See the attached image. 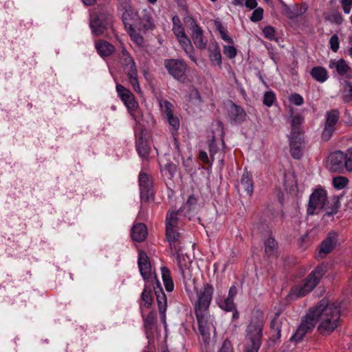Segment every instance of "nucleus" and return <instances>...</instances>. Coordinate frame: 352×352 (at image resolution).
Returning <instances> with one entry per match:
<instances>
[{
	"instance_id": "17",
	"label": "nucleus",
	"mask_w": 352,
	"mask_h": 352,
	"mask_svg": "<svg viewBox=\"0 0 352 352\" xmlns=\"http://www.w3.org/2000/svg\"><path fill=\"white\" fill-rule=\"evenodd\" d=\"M140 197L142 201H148L153 195L152 183L149 176L145 173L139 175Z\"/></svg>"
},
{
	"instance_id": "20",
	"label": "nucleus",
	"mask_w": 352,
	"mask_h": 352,
	"mask_svg": "<svg viewBox=\"0 0 352 352\" xmlns=\"http://www.w3.org/2000/svg\"><path fill=\"white\" fill-rule=\"evenodd\" d=\"M155 291V294L157 296V302L159 308L160 314L162 318V320L164 323L166 322V310L167 307V300L166 296L164 292L162 291V288L160 286V288L156 287L154 289Z\"/></svg>"
},
{
	"instance_id": "31",
	"label": "nucleus",
	"mask_w": 352,
	"mask_h": 352,
	"mask_svg": "<svg viewBox=\"0 0 352 352\" xmlns=\"http://www.w3.org/2000/svg\"><path fill=\"white\" fill-rule=\"evenodd\" d=\"M304 118L300 115H296L292 118L291 126L292 131L289 135H300L302 131L300 129V124L302 123Z\"/></svg>"
},
{
	"instance_id": "13",
	"label": "nucleus",
	"mask_w": 352,
	"mask_h": 352,
	"mask_svg": "<svg viewBox=\"0 0 352 352\" xmlns=\"http://www.w3.org/2000/svg\"><path fill=\"white\" fill-rule=\"evenodd\" d=\"M166 69L175 79L183 80L187 69L186 63L179 59H168L164 62Z\"/></svg>"
},
{
	"instance_id": "27",
	"label": "nucleus",
	"mask_w": 352,
	"mask_h": 352,
	"mask_svg": "<svg viewBox=\"0 0 352 352\" xmlns=\"http://www.w3.org/2000/svg\"><path fill=\"white\" fill-rule=\"evenodd\" d=\"M153 300L151 290L147 285H145L143 292H142L141 300L140 302L141 312H143L144 309L150 308L152 305Z\"/></svg>"
},
{
	"instance_id": "58",
	"label": "nucleus",
	"mask_w": 352,
	"mask_h": 352,
	"mask_svg": "<svg viewBox=\"0 0 352 352\" xmlns=\"http://www.w3.org/2000/svg\"><path fill=\"white\" fill-rule=\"evenodd\" d=\"M277 323L278 322H277L276 319H274L271 322V327L273 329H274L275 327L276 328L277 336H278V338H279L280 336V330Z\"/></svg>"
},
{
	"instance_id": "57",
	"label": "nucleus",
	"mask_w": 352,
	"mask_h": 352,
	"mask_svg": "<svg viewBox=\"0 0 352 352\" xmlns=\"http://www.w3.org/2000/svg\"><path fill=\"white\" fill-rule=\"evenodd\" d=\"M236 294H237V288L236 286L232 285V287H230V288L229 289L228 297L234 298Z\"/></svg>"
},
{
	"instance_id": "49",
	"label": "nucleus",
	"mask_w": 352,
	"mask_h": 352,
	"mask_svg": "<svg viewBox=\"0 0 352 352\" xmlns=\"http://www.w3.org/2000/svg\"><path fill=\"white\" fill-rule=\"evenodd\" d=\"M330 47L331 50L336 52L340 47L339 38L337 34H333L329 40Z\"/></svg>"
},
{
	"instance_id": "60",
	"label": "nucleus",
	"mask_w": 352,
	"mask_h": 352,
	"mask_svg": "<svg viewBox=\"0 0 352 352\" xmlns=\"http://www.w3.org/2000/svg\"><path fill=\"white\" fill-rule=\"evenodd\" d=\"M82 1L86 6H91L95 3L96 0H82Z\"/></svg>"
},
{
	"instance_id": "8",
	"label": "nucleus",
	"mask_w": 352,
	"mask_h": 352,
	"mask_svg": "<svg viewBox=\"0 0 352 352\" xmlns=\"http://www.w3.org/2000/svg\"><path fill=\"white\" fill-rule=\"evenodd\" d=\"M138 267L140 274L146 282H151L153 289L160 288V282L153 272L152 267L147 254L140 251L138 254Z\"/></svg>"
},
{
	"instance_id": "44",
	"label": "nucleus",
	"mask_w": 352,
	"mask_h": 352,
	"mask_svg": "<svg viewBox=\"0 0 352 352\" xmlns=\"http://www.w3.org/2000/svg\"><path fill=\"white\" fill-rule=\"evenodd\" d=\"M343 100L344 102H352V83L350 82H347L345 84L344 95H343Z\"/></svg>"
},
{
	"instance_id": "47",
	"label": "nucleus",
	"mask_w": 352,
	"mask_h": 352,
	"mask_svg": "<svg viewBox=\"0 0 352 352\" xmlns=\"http://www.w3.org/2000/svg\"><path fill=\"white\" fill-rule=\"evenodd\" d=\"M275 32L274 28L270 25L265 27L263 30L265 37L270 41L275 39Z\"/></svg>"
},
{
	"instance_id": "51",
	"label": "nucleus",
	"mask_w": 352,
	"mask_h": 352,
	"mask_svg": "<svg viewBox=\"0 0 352 352\" xmlns=\"http://www.w3.org/2000/svg\"><path fill=\"white\" fill-rule=\"evenodd\" d=\"M197 204V199L194 195H190L185 205L184 206V208H186L188 210H191L194 208V207Z\"/></svg>"
},
{
	"instance_id": "40",
	"label": "nucleus",
	"mask_w": 352,
	"mask_h": 352,
	"mask_svg": "<svg viewBox=\"0 0 352 352\" xmlns=\"http://www.w3.org/2000/svg\"><path fill=\"white\" fill-rule=\"evenodd\" d=\"M344 168L349 171H352V148H348L344 152Z\"/></svg>"
},
{
	"instance_id": "1",
	"label": "nucleus",
	"mask_w": 352,
	"mask_h": 352,
	"mask_svg": "<svg viewBox=\"0 0 352 352\" xmlns=\"http://www.w3.org/2000/svg\"><path fill=\"white\" fill-rule=\"evenodd\" d=\"M213 292L214 289L210 284H204L201 289L197 292V298L194 305L199 331L206 344H209L211 341V332L215 333V328L208 314Z\"/></svg>"
},
{
	"instance_id": "34",
	"label": "nucleus",
	"mask_w": 352,
	"mask_h": 352,
	"mask_svg": "<svg viewBox=\"0 0 352 352\" xmlns=\"http://www.w3.org/2000/svg\"><path fill=\"white\" fill-rule=\"evenodd\" d=\"M186 259L184 257H178L179 271L184 280L190 279L191 277V273L189 267L184 263Z\"/></svg>"
},
{
	"instance_id": "14",
	"label": "nucleus",
	"mask_w": 352,
	"mask_h": 352,
	"mask_svg": "<svg viewBox=\"0 0 352 352\" xmlns=\"http://www.w3.org/2000/svg\"><path fill=\"white\" fill-rule=\"evenodd\" d=\"M327 120L324 129L322 133V138L327 141L332 136L335 131V125L338 122L340 114L338 110H332L327 112Z\"/></svg>"
},
{
	"instance_id": "46",
	"label": "nucleus",
	"mask_w": 352,
	"mask_h": 352,
	"mask_svg": "<svg viewBox=\"0 0 352 352\" xmlns=\"http://www.w3.org/2000/svg\"><path fill=\"white\" fill-rule=\"evenodd\" d=\"M263 13L264 10L262 8H255L250 17V21L254 23L261 21L263 18Z\"/></svg>"
},
{
	"instance_id": "43",
	"label": "nucleus",
	"mask_w": 352,
	"mask_h": 352,
	"mask_svg": "<svg viewBox=\"0 0 352 352\" xmlns=\"http://www.w3.org/2000/svg\"><path fill=\"white\" fill-rule=\"evenodd\" d=\"M220 307L227 311H232L236 307L234 302V298L227 297L223 302L219 305Z\"/></svg>"
},
{
	"instance_id": "28",
	"label": "nucleus",
	"mask_w": 352,
	"mask_h": 352,
	"mask_svg": "<svg viewBox=\"0 0 352 352\" xmlns=\"http://www.w3.org/2000/svg\"><path fill=\"white\" fill-rule=\"evenodd\" d=\"M240 187L243 189L248 196H251L253 193L254 186L251 175L246 172L241 177Z\"/></svg>"
},
{
	"instance_id": "64",
	"label": "nucleus",
	"mask_w": 352,
	"mask_h": 352,
	"mask_svg": "<svg viewBox=\"0 0 352 352\" xmlns=\"http://www.w3.org/2000/svg\"><path fill=\"white\" fill-rule=\"evenodd\" d=\"M163 352H169L168 350H165Z\"/></svg>"
},
{
	"instance_id": "11",
	"label": "nucleus",
	"mask_w": 352,
	"mask_h": 352,
	"mask_svg": "<svg viewBox=\"0 0 352 352\" xmlns=\"http://www.w3.org/2000/svg\"><path fill=\"white\" fill-rule=\"evenodd\" d=\"M122 58L124 66V70L129 78L133 89L138 94H141V88L138 80V70L133 59L125 48L122 50Z\"/></svg>"
},
{
	"instance_id": "12",
	"label": "nucleus",
	"mask_w": 352,
	"mask_h": 352,
	"mask_svg": "<svg viewBox=\"0 0 352 352\" xmlns=\"http://www.w3.org/2000/svg\"><path fill=\"white\" fill-rule=\"evenodd\" d=\"M318 322L317 316H315V307L310 309L307 315L302 319L300 324L297 329L294 335L291 338L294 342H299L304 336L311 331Z\"/></svg>"
},
{
	"instance_id": "35",
	"label": "nucleus",
	"mask_w": 352,
	"mask_h": 352,
	"mask_svg": "<svg viewBox=\"0 0 352 352\" xmlns=\"http://www.w3.org/2000/svg\"><path fill=\"white\" fill-rule=\"evenodd\" d=\"M209 58L212 62L216 63L217 65L221 64V54L217 44H215L213 49L210 50Z\"/></svg>"
},
{
	"instance_id": "18",
	"label": "nucleus",
	"mask_w": 352,
	"mask_h": 352,
	"mask_svg": "<svg viewBox=\"0 0 352 352\" xmlns=\"http://www.w3.org/2000/svg\"><path fill=\"white\" fill-rule=\"evenodd\" d=\"M289 146L292 156L296 160H299L303 155L304 138L300 135H289Z\"/></svg>"
},
{
	"instance_id": "2",
	"label": "nucleus",
	"mask_w": 352,
	"mask_h": 352,
	"mask_svg": "<svg viewBox=\"0 0 352 352\" xmlns=\"http://www.w3.org/2000/svg\"><path fill=\"white\" fill-rule=\"evenodd\" d=\"M315 316L319 322L318 330L322 335H329L339 326V307L329 303L327 299H322L315 307Z\"/></svg>"
},
{
	"instance_id": "23",
	"label": "nucleus",
	"mask_w": 352,
	"mask_h": 352,
	"mask_svg": "<svg viewBox=\"0 0 352 352\" xmlns=\"http://www.w3.org/2000/svg\"><path fill=\"white\" fill-rule=\"evenodd\" d=\"M201 103V100L199 91L196 89L192 88L189 94L188 100L186 103V110H188L189 113H193L195 111L193 107L199 108Z\"/></svg>"
},
{
	"instance_id": "33",
	"label": "nucleus",
	"mask_w": 352,
	"mask_h": 352,
	"mask_svg": "<svg viewBox=\"0 0 352 352\" xmlns=\"http://www.w3.org/2000/svg\"><path fill=\"white\" fill-rule=\"evenodd\" d=\"M277 247V243L272 237L268 238L265 242V252L268 256L276 255Z\"/></svg>"
},
{
	"instance_id": "24",
	"label": "nucleus",
	"mask_w": 352,
	"mask_h": 352,
	"mask_svg": "<svg viewBox=\"0 0 352 352\" xmlns=\"http://www.w3.org/2000/svg\"><path fill=\"white\" fill-rule=\"evenodd\" d=\"M131 234L133 240L138 242L143 241L147 235V228L144 223L135 224L131 229Z\"/></svg>"
},
{
	"instance_id": "48",
	"label": "nucleus",
	"mask_w": 352,
	"mask_h": 352,
	"mask_svg": "<svg viewBox=\"0 0 352 352\" xmlns=\"http://www.w3.org/2000/svg\"><path fill=\"white\" fill-rule=\"evenodd\" d=\"M223 54L229 58L236 56V49L233 45H223Z\"/></svg>"
},
{
	"instance_id": "62",
	"label": "nucleus",
	"mask_w": 352,
	"mask_h": 352,
	"mask_svg": "<svg viewBox=\"0 0 352 352\" xmlns=\"http://www.w3.org/2000/svg\"><path fill=\"white\" fill-rule=\"evenodd\" d=\"M349 54L352 58V47L349 48Z\"/></svg>"
},
{
	"instance_id": "16",
	"label": "nucleus",
	"mask_w": 352,
	"mask_h": 352,
	"mask_svg": "<svg viewBox=\"0 0 352 352\" xmlns=\"http://www.w3.org/2000/svg\"><path fill=\"white\" fill-rule=\"evenodd\" d=\"M338 241L337 234L335 232H330L324 239L316 253L317 258H323L330 253L336 247Z\"/></svg>"
},
{
	"instance_id": "6",
	"label": "nucleus",
	"mask_w": 352,
	"mask_h": 352,
	"mask_svg": "<svg viewBox=\"0 0 352 352\" xmlns=\"http://www.w3.org/2000/svg\"><path fill=\"white\" fill-rule=\"evenodd\" d=\"M173 28L174 35L176 36L180 46L184 50L188 57L195 63L196 58L194 56V47L190 39L187 36L184 28L178 16L175 15L172 18Z\"/></svg>"
},
{
	"instance_id": "26",
	"label": "nucleus",
	"mask_w": 352,
	"mask_h": 352,
	"mask_svg": "<svg viewBox=\"0 0 352 352\" xmlns=\"http://www.w3.org/2000/svg\"><path fill=\"white\" fill-rule=\"evenodd\" d=\"M96 48L101 56H109L115 50L113 45L103 40H100L96 43Z\"/></svg>"
},
{
	"instance_id": "19",
	"label": "nucleus",
	"mask_w": 352,
	"mask_h": 352,
	"mask_svg": "<svg viewBox=\"0 0 352 352\" xmlns=\"http://www.w3.org/2000/svg\"><path fill=\"white\" fill-rule=\"evenodd\" d=\"M329 67L331 69H336L340 76H345L346 78H352L351 69L342 58L338 60H331Z\"/></svg>"
},
{
	"instance_id": "50",
	"label": "nucleus",
	"mask_w": 352,
	"mask_h": 352,
	"mask_svg": "<svg viewBox=\"0 0 352 352\" xmlns=\"http://www.w3.org/2000/svg\"><path fill=\"white\" fill-rule=\"evenodd\" d=\"M168 124L173 126V129L177 131L179 127V121L177 116L173 114L166 116Z\"/></svg>"
},
{
	"instance_id": "3",
	"label": "nucleus",
	"mask_w": 352,
	"mask_h": 352,
	"mask_svg": "<svg viewBox=\"0 0 352 352\" xmlns=\"http://www.w3.org/2000/svg\"><path fill=\"white\" fill-rule=\"evenodd\" d=\"M339 207L340 204L338 201L330 204L327 201V191L322 187H318L309 197L307 211L308 214L313 215L316 210H324L325 215L330 216L336 214Z\"/></svg>"
},
{
	"instance_id": "61",
	"label": "nucleus",
	"mask_w": 352,
	"mask_h": 352,
	"mask_svg": "<svg viewBox=\"0 0 352 352\" xmlns=\"http://www.w3.org/2000/svg\"><path fill=\"white\" fill-rule=\"evenodd\" d=\"M233 311H234V312H233V314H232V318H233L234 319H236H236H238V318H239V313H238V311H236V308H235Z\"/></svg>"
},
{
	"instance_id": "39",
	"label": "nucleus",
	"mask_w": 352,
	"mask_h": 352,
	"mask_svg": "<svg viewBox=\"0 0 352 352\" xmlns=\"http://www.w3.org/2000/svg\"><path fill=\"white\" fill-rule=\"evenodd\" d=\"M144 318V327L149 329H151L156 319V313L151 311L146 316H144V311L142 312Z\"/></svg>"
},
{
	"instance_id": "32",
	"label": "nucleus",
	"mask_w": 352,
	"mask_h": 352,
	"mask_svg": "<svg viewBox=\"0 0 352 352\" xmlns=\"http://www.w3.org/2000/svg\"><path fill=\"white\" fill-rule=\"evenodd\" d=\"M90 27L93 33L96 35L102 34L106 30V26L100 21L98 17L91 20Z\"/></svg>"
},
{
	"instance_id": "4",
	"label": "nucleus",
	"mask_w": 352,
	"mask_h": 352,
	"mask_svg": "<svg viewBox=\"0 0 352 352\" xmlns=\"http://www.w3.org/2000/svg\"><path fill=\"white\" fill-rule=\"evenodd\" d=\"M325 273L326 267L324 265L317 266L309 274L302 285H296L292 288L289 293L290 298L296 299L306 296L318 285Z\"/></svg>"
},
{
	"instance_id": "53",
	"label": "nucleus",
	"mask_w": 352,
	"mask_h": 352,
	"mask_svg": "<svg viewBox=\"0 0 352 352\" xmlns=\"http://www.w3.org/2000/svg\"><path fill=\"white\" fill-rule=\"evenodd\" d=\"M289 101L295 105L300 106L303 102V98L298 94H293L289 97Z\"/></svg>"
},
{
	"instance_id": "63",
	"label": "nucleus",
	"mask_w": 352,
	"mask_h": 352,
	"mask_svg": "<svg viewBox=\"0 0 352 352\" xmlns=\"http://www.w3.org/2000/svg\"><path fill=\"white\" fill-rule=\"evenodd\" d=\"M150 3L154 4L157 2V0H147Z\"/></svg>"
},
{
	"instance_id": "38",
	"label": "nucleus",
	"mask_w": 352,
	"mask_h": 352,
	"mask_svg": "<svg viewBox=\"0 0 352 352\" xmlns=\"http://www.w3.org/2000/svg\"><path fill=\"white\" fill-rule=\"evenodd\" d=\"M349 183V179L344 176H338L333 179V185L337 190H342L346 187Z\"/></svg>"
},
{
	"instance_id": "36",
	"label": "nucleus",
	"mask_w": 352,
	"mask_h": 352,
	"mask_svg": "<svg viewBox=\"0 0 352 352\" xmlns=\"http://www.w3.org/2000/svg\"><path fill=\"white\" fill-rule=\"evenodd\" d=\"M305 12V8L302 7L298 9V6H293L292 7H287L285 8V14L290 19H295L298 16L303 14Z\"/></svg>"
},
{
	"instance_id": "5",
	"label": "nucleus",
	"mask_w": 352,
	"mask_h": 352,
	"mask_svg": "<svg viewBox=\"0 0 352 352\" xmlns=\"http://www.w3.org/2000/svg\"><path fill=\"white\" fill-rule=\"evenodd\" d=\"M179 211H168L166 217V237L170 248L176 250L177 245L182 241V234L179 232Z\"/></svg>"
},
{
	"instance_id": "59",
	"label": "nucleus",
	"mask_w": 352,
	"mask_h": 352,
	"mask_svg": "<svg viewBox=\"0 0 352 352\" xmlns=\"http://www.w3.org/2000/svg\"><path fill=\"white\" fill-rule=\"evenodd\" d=\"M246 0H232V4L235 6H243Z\"/></svg>"
},
{
	"instance_id": "55",
	"label": "nucleus",
	"mask_w": 352,
	"mask_h": 352,
	"mask_svg": "<svg viewBox=\"0 0 352 352\" xmlns=\"http://www.w3.org/2000/svg\"><path fill=\"white\" fill-rule=\"evenodd\" d=\"M245 6L249 9H255L257 6V1L256 0H246Z\"/></svg>"
},
{
	"instance_id": "10",
	"label": "nucleus",
	"mask_w": 352,
	"mask_h": 352,
	"mask_svg": "<svg viewBox=\"0 0 352 352\" xmlns=\"http://www.w3.org/2000/svg\"><path fill=\"white\" fill-rule=\"evenodd\" d=\"M263 327L262 320H258L256 323L252 322L248 326V339L250 342L247 344L245 352H258L261 346Z\"/></svg>"
},
{
	"instance_id": "29",
	"label": "nucleus",
	"mask_w": 352,
	"mask_h": 352,
	"mask_svg": "<svg viewBox=\"0 0 352 352\" xmlns=\"http://www.w3.org/2000/svg\"><path fill=\"white\" fill-rule=\"evenodd\" d=\"M311 77L319 82H324L328 78V72L322 67H314L310 72Z\"/></svg>"
},
{
	"instance_id": "25",
	"label": "nucleus",
	"mask_w": 352,
	"mask_h": 352,
	"mask_svg": "<svg viewBox=\"0 0 352 352\" xmlns=\"http://www.w3.org/2000/svg\"><path fill=\"white\" fill-rule=\"evenodd\" d=\"M229 116L230 119L234 122L241 123L245 120L247 114L241 107L232 104Z\"/></svg>"
},
{
	"instance_id": "41",
	"label": "nucleus",
	"mask_w": 352,
	"mask_h": 352,
	"mask_svg": "<svg viewBox=\"0 0 352 352\" xmlns=\"http://www.w3.org/2000/svg\"><path fill=\"white\" fill-rule=\"evenodd\" d=\"M143 27L146 30H153L155 28V24L152 16L148 13H145L142 19Z\"/></svg>"
},
{
	"instance_id": "56",
	"label": "nucleus",
	"mask_w": 352,
	"mask_h": 352,
	"mask_svg": "<svg viewBox=\"0 0 352 352\" xmlns=\"http://www.w3.org/2000/svg\"><path fill=\"white\" fill-rule=\"evenodd\" d=\"M199 158L204 163H208L209 162L208 154L205 151H201L199 152Z\"/></svg>"
},
{
	"instance_id": "54",
	"label": "nucleus",
	"mask_w": 352,
	"mask_h": 352,
	"mask_svg": "<svg viewBox=\"0 0 352 352\" xmlns=\"http://www.w3.org/2000/svg\"><path fill=\"white\" fill-rule=\"evenodd\" d=\"M341 3L344 12L346 14H349L352 7V0H341Z\"/></svg>"
},
{
	"instance_id": "15",
	"label": "nucleus",
	"mask_w": 352,
	"mask_h": 352,
	"mask_svg": "<svg viewBox=\"0 0 352 352\" xmlns=\"http://www.w3.org/2000/svg\"><path fill=\"white\" fill-rule=\"evenodd\" d=\"M327 166L331 172L342 173L345 168L344 152L337 151L331 153L328 157Z\"/></svg>"
},
{
	"instance_id": "21",
	"label": "nucleus",
	"mask_w": 352,
	"mask_h": 352,
	"mask_svg": "<svg viewBox=\"0 0 352 352\" xmlns=\"http://www.w3.org/2000/svg\"><path fill=\"white\" fill-rule=\"evenodd\" d=\"M135 146L140 157L142 158H146L148 157L150 152V147L142 132L138 135H136Z\"/></svg>"
},
{
	"instance_id": "52",
	"label": "nucleus",
	"mask_w": 352,
	"mask_h": 352,
	"mask_svg": "<svg viewBox=\"0 0 352 352\" xmlns=\"http://www.w3.org/2000/svg\"><path fill=\"white\" fill-rule=\"evenodd\" d=\"M218 352H234L231 342L228 339L225 340Z\"/></svg>"
},
{
	"instance_id": "9",
	"label": "nucleus",
	"mask_w": 352,
	"mask_h": 352,
	"mask_svg": "<svg viewBox=\"0 0 352 352\" xmlns=\"http://www.w3.org/2000/svg\"><path fill=\"white\" fill-rule=\"evenodd\" d=\"M184 22L191 31L190 36L195 46L200 50L206 49L208 40L204 36V31L195 19L191 16H186L184 18Z\"/></svg>"
},
{
	"instance_id": "22",
	"label": "nucleus",
	"mask_w": 352,
	"mask_h": 352,
	"mask_svg": "<svg viewBox=\"0 0 352 352\" xmlns=\"http://www.w3.org/2000/svg\"><path fill=\"white\" fill-rule=\"evenodd\" d=\"M123 23L126 30H127L128 34H129L131 40L138 45V46H143L144 43V38L142 35H140L138 32L135 31L133 28V25L128 23L126 21V18L125 17V14L123 15Z\"/></svg>"
},
{
	"instance_id": "42",
	"label": "nucleus",
	"mask_w": 352,
	"mask_h": 352,
	"mask_svg": "<svg viewBox=\"0 0 352 352\" xmlns=\"http://www.w3.org/2000/svg\"><path fill=\"white\" fill-rule=\"evenodd\" d=\"M160 106L162 111L166 114V116L173 114V104L166 100H160Z\"/></svg>"
},
{
	"instance_id": "7",
	"label": "nucleus",
	"mask_w": 352,
	"mask_h": 352,
	"mask_svg": "<svg viewBox=\"0 0 352 352\" xmlns=\"http://www.w3.org/2000/svg\"><path fill=\"white\" fill-rule=\"evenodd\" d=\"M116 91L121 100L127 108L128 112L135 122H139V104L133 94L122 85H116Z\"/></svg>"
},
{
	"instance_id": "30",
	"label": "nucleus",
	"mask_w": 352,
	"mask_h": 352,
	"mask_svg": "<svg viewBox=\"0 0 352 352\" xmlns=\"http://www.w3.org/2000/svg\"><path fill=\"white\" fill-rule=\"evenodd\" d=\"M162 278L164 287L167 292H172L174 289V283L170 275V270L166 267H161Z\"/></svg>"
},
{
	"instance_id": "37",
	"label": "nucleus",
	"mask_w": 352,
	"mask_h": 352,
	"mask_svg": "<svg viewBox=\"0 0 352 352\" xmlns=\"http://www.w3.org/2000/svg\"><path fill=\"white\" fill-rule=\"evenodd\" d=\"M215 25L220 34L221 38L226 42L232 45L234 43L233 39L227 34L226 28L223 27L220 22L216 21Z\"/></svg>"
},
{
	"instance_id": "45",
	"label": "nucleus",
	"mask_w": 352,
	"mask_h": 352,
	"mask_svg": "<svg viewBox=\"0 0 352 352\" xmlns=\"http://www.w3.org/2000/svg\"><path fill=\"white\" fill-rule=\"evenodd\" d=\"M276 100V95L272 91H267L263 96V102L267 107H271Z\"/></svg>"
}]
</instances>
